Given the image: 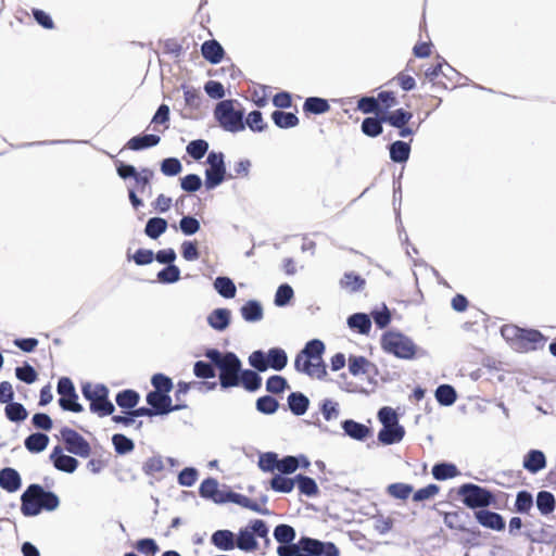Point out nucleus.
I'll list each match as a JSON object with an SVG mask.
<instances>
[{
  "mask_svg": "<svg viewBox=\"0 0 556 556\" xmlns=\"http://www.w3.org/2000/svg\"><path fill=\"white\" fill-rule=\"evenodd\" d=\"M325 344L318 339L308 341L294 359V368L314 379H324L327 376L326 365L323 361Z\"/></svg>",
  "mask_w": 556,
  "mask_h": 556,
  "instance_id": "obj_1",
  "label": "nucleus"
},
{
  "mask_svg": "<svg viewBox=\"0 0 556 556\" xmlns=\"http://www.w3.org/2000/svg\"><path fill=\"white\" fill-rule=\"evenodd\" d=\"M21 511L24 516L30 517L41 513V510L52 511L60 505L56 494L45 489L39 484H30L21 496Z\"/></svg>",
  "mask_w": 556,
  "mask_h": 556,
  "instance_id": "obj_2",
  "label": "nucleus"
},
{
  "mask_svg": "<svg viewBox=\"0 0 556 556\" xmlns=\"http://www.w3.org/2000/svg\"><path fill=\"white\" fill-rule=\"evenodd\" d=\"M204 355L218 368L219 383L223 389L239 386V374L242 364L235 353H222L216 349H208Z\"/></svg>",
  "mask_w": 556,
  "mask_h": 556,
  "instance_id": "obj_3",
  "label": "nucleus"
},
{
  "mask_svg": "<svg viewBox=\"0 0 556 556\" xmlns=\"http://www.w3.org/2000/svg\"><path fill=\"white\" fill-rule=\"evenodd\" d=\"M503 336L513 341L515 350L528 353L545 346L547 338L536 329H522L516 326L502 330Z\"/></svg>",
  "mask_w": 556,
  "mask_h": 556,
  "instance_id": "obj_4",
  "label": "nucleus"
},
{
  "mask_svg": "<svg viewBox=\"0 0 556 556\" xmlns=\"http://www.w3.org/2000/svg\"><path fill=\"white\" fill-rule=\"evenodd\" d=\"M239 105L237 100H222L214 109V117L219 126L230 132H238L245 128L243 122L244 113L242 110L236 108Z\"/></svg>",
  "mask_w": 556,
  "mask_h": 556,
  "instance_id": "obj_5",
  "label": "nucleus"
},
{
  "mask_svg": "<svg viewBox=\"0 0 556 556\" xmlns=\"http://www.w3.org/2000/svg\"><path fill=\"white\" fill-rule=\"evenodd\" d=\"M381 348L397 358L413 359L416 357L418 346L407 336L397 331H387L381 337Z\"/></svg>",
  "mask_w": 556,
  "mask_h": 556,
  "instance_id": "obj_6",
  "label": "nucleus"
},
{
  "mask_svg": "<svg viewBox=\"0 0 556 556\" xmlns=\"http://www.w3.org/2000/svg\"><path fill=\"white\" fill-rule=\"evenodd\" d=\"M83 395L90 402V410L99 417L110 416L115 407L109 400V389L104 384L91 386L87 383L81 388Z\"/></svg>",
  "mask_w": 556,
  "mask_h": 556,
  "instance_id": "obj_7",
  "label": "nucleus"
},
{
  "mask_svg": "<svg viewBox=\"0 0 556 556\" xmlns=\"http://www.w3.org/2000/svg\"><path fill=\"white\" fill-rule=\"evenodd\" d=\"M458 494L463 503L471 509H483L495 504V496L491 491L473 483H465L459 486Z\"/></svg>",
  "mask_w": 556,
  "mask_h": 556,
  "instance_id": "obj_8",
  "label": "nucleus"
},
{
  "mask_svg": "<svg viewBox=\"0 0 556 556\" xmlns=\"http://www.w3.org/2000/svg\"><path fill=\"white\" fill-rule=\"evenodd\" d=\"M60 433L67 452L84 458L91 454L89 442L76 430L63 427Z\"/></svg>",
  "mask_w": 556,
  "mask_h": 556,
  "instance_id": "obj_9",
  "label": "nucleus"
},
{
  "mask_svg": "<svg viewBox=\"0 0 556 556\" xmlns=\"http://www.w3.org/2000/svg\"><path fill=\"white\" fill-rule=\"evenodd\" d=\"M208 167L205 169V187L213 189L220 185L226 177L224 154L211 152L207 156Z\"/></svg>",
  "mask_w": 556,
  "mask_h": 556,
  "instance_id": "obj_10",
  "label": "nucleus"
},
{
  "mask_svg": "<svg viewBox=\"0 0 556 556\" xmlns=\"http://www.w3.org/2000/svg\"><path fill=\"white\" fill-rule=\"evenodd\" d=\"M58 393L60 394L59 405L62 409L80 413L83 406L77 402L78 395L75 391L73 381L67 377L60 378L58 382Z\"/></svg>",
  "mask_w": 556,
  "mask_h": 556,
  "instance_id": "obj_11",
  "label": "nucleus"
},
{
  "mask_svg": "<svg viewBox=\"0 0 556 556\" xmlns=\"http://www.w3.org/2000/svg\"><path fill=\"white\" fill-rule=\"evenodd\" d=\"M279 556H319L320 541L312 538H302L298 544L279 546Z\"/></svg>",
  "mask_w": 556,
  "mask_h": 556,
  "instance_id": "obj_12",
  "label": "nucleus"
},
{
  "mask_svg": "<svg viewBox=\"0 0 556 556\" xmlns=\"http://www.w3.org/2000/svg\"><path fill=\"white\" fill-rule=\"evenodd\" d=\"M462 515L463 514L459 511L445 513L443 517L445 526L451 530L466 533L468 535L467 542L472 545H478V540L481 538V531L477 528H467L462 520Z\"/></svg>",
  "mask_w": 556,
  "mask_h": 556,
  "instance_id": "obj_13",
  "label": "nucleus"
},
{
  "mask_svg": "<svg viewBox=\"0 0 556 556\" xmlns=\"http://www.w3.org/2000/svg\"><path fill=\"white\" fill-rule=\"evenodd\" d=\"M147 402L156 415H164L173 410H179L187 407L184 403H176L175 405H172V399L168 394L155 391L148 393Z\"/></svg>",
  "mask_w": 556,
  "mask_h": 556,
  "instance_id": "obj_14",
  "label": "nucleus"
},
{
  "mask_svg": "<svg viewBox=\"0 0 556 556\" xmlns=\"http://www.w3.org/2000/svg\"><path fill=\"white\" fill-rule=\"evenodd\" d=\"M50 459L58 470L67 473L74 472L79 464L75 457L63 454V448L60 445L54 446L50 454Z\"/></svg>",
  "mask_w": 556,
  "mask_h": 556,
  "instance_id": "obj_15",
  "label": "nucleus"
},
{
  "mask_svg": "<svg viewBox=\"0 0 556 556\" xmlns=\"http://www.w3.org/2000/svg\"><path fill=\"white\" fill-rule=\"evenodd\" d=\"M473 516L476 520L482 527L486 529H491L494 531H503L505 529V520L504 518L495 513L488 509H478L475 510Z\"/></svg>",
  "mask_w": 556,
  "mask_h": 556,
  "instance_id": "obj_16",
  "label": "nucleus"
},
{
  "mask_svg": "<svg viewBox=\"0 0 556 556\" xmlns=\"http://www.w3.org/2000/svg\"><path fill=\"white\" fill-rule=\"evenodd\" d=\"M201 53L212 64H218L225 55L224 48L215 39L204 41L201 46Z\"/></svg>",
  "mask_w": 556,
  "mask_h": 556,
  "instance_id": "obj_17",
  "label": "nucleus"
},
{
  "mask_svg": "<svg viewBox=\"0 0 556 556\" xmlns=\"http://www.w3.org/2000/svg\"><path fill=\"white\" fill-rule=\"evenodd\" d=\"M21 484L20 473L15 469L7 467L0 470V486L3 490L13 493L21 488Z\"/></svg>",
  "mask_w": 556,
  "mask_h": 556,
  "instance_id": "obj_18",
  "label": "nucleus"
},
{
  "mask_svg": "<svg viewBox=\"0 0 556 556\" xmlns=\"http://www.w3.org/2000/svg\"><path fill=\"white\" fill-rule=\"evenodd\" d=\"M546 467V458L542 451L531 450L523 457V468L536 473Z\"/></svg>",
  "mask_w": 556,
  "mask_h": 556,
  "instance_id": "obj_19",
  "label": "nucleus"
},
{
  "mask_svg": "<svg viewBox=\"0 0 556 556\" xmlns=\"http://www.w3.org/2000/svg\"><path fill=\"white\" fill-rule=\"evenodd\" d=\"M201 497L211 498L216 503L225 502V495L218 490V482L214 478H207L202 481L199 488Z\"/></svg>",
  "mask_w": 556,
  "mask_h": 556,
  "instance_id": "obj_20",
  "label": "nucleus"
},
{
  "mask_svg": "<svg viewBox=\"0 0 556 556\" xmlns=\"http://www.w3.org/2000/svg\"><path fill=\"white\" fill-rule=\"evenodd\" d=\"M405 434V430L401 425L382 427L378 433V439L386 445L394 444L400 442Z\"/></svg>",
  "mask_w": 556,
  "mask_h": 556,
  "instance_id": "obj_21",
  "label": "nucleus"
},
{
  "mask_svg": "<svg viewBox=\"0 0 556 556\" xmlns=\"http://www.w3.org/2000/svg\"><path fill=\"white\" fill-rule=\"evenodd\" d=\"M160 141L161 138L157 135L150 134L143 136H135L127 141L125 148L132 151H139L157 146Z\"/></svg>",
  "mask_w": 556,
  "mask_h": 556,
  "instance_id": "obj_22",
  "label": "nucleus"
},
{
  "mask_svg": "<svg viewBox=\"0 0 556 556\" xmlns=\"http://www.w3.org/2000/svg\"><path fill=\"white\" fill-rule=\"evenodd\" d=\"M230 314L228 308H216L208 315L207 323L213 329L223 331L229 326Z\"/></svg>",
  "mask_w": 556,
  "mask_h": 556,
  "instance_id": "obj_23",
  "label": "nucleus"
},
{
  "mask_svg": "<svg viewBox=\"0 0 556 556\" xmlns=\"http://www.w3.org/2000/svg\"><path fill=\"white\" fill-rule=\"evenodd\" d=\"M413 118V113L404 109H397L392 112L383 113L382 119L392 127H402L407 125Z\"/></svg>",
  "mask_w": 556,
  "mask_h": 556,
  "instance_id": "obj_24",
  "label": "nucleus"
},
{
  "mask_svg": "<svg viewBox=\"0 0 556 556\" xmlns=\"http://www.w3.org/2000/svg\"><path fill=\"white\" fill-rule=\"evenodd\" d=\"M242 386L247 391L254 392L262 386L261 376L251 369H240L239 386Z\"/></svg>",
  "mask_w": 556,
  "mask_h": 556,
  "instance_id": "obj_25",
  "label": "nucleus"
},
{
  "mask_svg": "<svg viewBox=\"0 0 556 556\" xmlns=\"http://www.w3.org/2000/svg\"><path fill=\"white\" fill-rule=\"evenodd\" d=\"M211 542L217 548L230 551L235 548V535L229 530H217L212 534Z\"/></svg>",
  "mask_w": 556,
  "mask_h": 556,
  "instance_id": "obj_26",
  "label": "nucleus"
},
{
  "mask_svg": "<svg viewBox=\"0 0 556 556\" xmlns=\"http://www.w3.org/2000/svg\"><path fill=\"white\" fill-rule=\"evenodd\" d=\"M288 405L290 410L296 415L302 416L306 413L309 400L301 392H292L288 396Z\"/></svg>",
  "mask_w": 556,
  "mask_h": 556,
  "instance_id": "obj_27",
  "label": "nucleus"
},
{
  "mask_svg": "<svg viewBox=\"0 0 556 556\" xmlns=\"http://www.w3.org/2000/svg\"><path fill=\"white\" fill-rule=\"evenodd\" d=\"M382 123H384V119H382L381 114L377 115L376 117H366L362 122V132L367 137H378L383 131Z\"/></svg>",
  "mask_w": 556,
  "mask_h": 556,
  "instance_id": "obj_28",
  "label": "nucleus"
},
{
  "mask_svg": "<svg viewBox=\"0 0 556 556\" xmlns=\"http://www.w3.org/2000/svg\"><path fill=\"white\" fill-rule=\"evenodd\" d=\"M330 110V104L326 99L309 97L303 103V111L306 114H324Z\"/></svg>",
  "mask_w": 556,
  "mask_h": 556,
  "instance_id": "obj_29",
  "label": "nucleus"
},
{
  "mask_svg": "<svg viewBox=\"0 0 556 556\" xmlns=\"http://www.w3.org/2000/svg\"><path fill=\"white\" fill-rule=\"evenodd\" d=\"M25 447L30 453H40L49 444V437L45 433L36 432L28 435L24 441Z\"/></svg>",
  "mask_w": 556,
  "mask_h": 556,
  "instance_id": "obj_30",
  "label": "nucleus"
},
{
  "mask_svg": "<svg viewBox=\"0 0 556 556\" xmlns=\"http://www.w3.org/2000/svg\"><path fill=\"white\" fill-rule=\"evenodd\" d=\"M365 279L353 271L345 273L340 280L341 288L349 292L361 291L365 287Z\"/></svg>",
  "mask_w": 556,
  "mask_h": 556,
  "instance_id": "obj_31",
  "label": "nucleus"
},
{
  "mask_svg": "<svg viewBox=\"0 0 556 556\" xmlns=\"http://www.w3.org/2000/svg\"><path fill=\"white\" fill-rule=\"evenodd\" d=\"M139 400H140L139 393L136 392L135 390H130V389L123 390V391L118 392L115 397L116 404L121 408L128 409V410H131L132 408H135L137 406V404L139 403Z\"/></svg>",
  "mask_w": 556,
  "mask_h": 556,
  "instance_id": "obj_32",
  "label": "nucleus"
},
{
  "mask_svg": "<svg viewBox=\"0 0 556 556\" xmlns=\"http://www.w3.org/2000/svg\"><path fill=\"white\" fill-rule=\"evenodd\" d=\"M225 501H229L252 511L262 513L261 506L256 501L240 493L227 492L225 494Z\"/></svg>",
  "mask_w": 556,
  "mask_h": 556,
  "instance_id": "obj_33",
  "label": "nucleus"
},
{
  "mask_svg": "<svg viewBox=\"0 0 556 556\" xmlns=\"http://www.w3.org/2000/svg\"><path fill=\"white\" fill-rule=\"evenodd\" d=\"M245 321H258L263 318V308L257 301H248L240 309Z\"/></svg>",
  "mask_w": 556,
  "mask_h": 556,
  "instance_id": "obj_34",
  "label": "nucleus"
},
{
  "mask_svg": "<svg viewBox=\"0 0 556 556\" xmlns=\"http://www.w3.org/2000/svg\"><path fill=\"white\" fill-rule=\"evenodd\" d=\"M342 427L348 435L356 440L366 439L370 432L367 426L356 422L352 419L345 420Z\"/></svg>",
  "mask_w": 556,
  "mask_h": 556,
  "instance_id": "obj_35",
  "label": "nucleus"
},
{
  "mask_svg": "<svg viewBox=\"0 0 556 556\" xmlns=\"http://www.w3.org/2000/svg\"><path fill=\"white\" fill-rule=\"evenodd\" d=\"M271 119L279 128H292L299 125V118L295 114L283 111H274Z\"/></svg>",
  "mask_w": 556,
  "mask_h": 556,
  "instance_id": "obj_36",
  "label": "nucleus"
},
{
  "mask_svg": "<svg viewBox=\"0 0 556 556\" xmlns=\"http://www.w3.org/2000/svg\"><path fill=\"white\" fill-rule=\"evenodd\" d=\"M410 147L407 142L397 140L390 146V157L393 162L403 163L409 157Z\"/></svg>",
  "mask_w": 556,
  "mask_h": 556,
  "instance_id": "obj_37",
  "label": "nucleus"
},
{
  "mask_svg": "<svg viewBox=\"0 0 556 556\" xmlns=\"http://www.w3.org/2000/svg\"><path fill=\"white\" fill-rule=\"evenodd\" d=\"M235 546L244 552H253L257 548V541L248 529L240 530Z\"/></svg>",
  "mask_w": 556,
  "mask_h": 556,
  "instance_id": "obj_38",
  "label": "nucleus"
},
{
  "mask_svg": "<svg viewBox=\"0 0 556 556\" xmlns=\"http://www.w3.org/2000/svg\"><path fill=\"white\" fill-rule=\"evenodd\" d=\"M556 505L555 496L548 491H540L536 495V507L542 515L554 511Z\"/></svg>",
  "mask_w": 556,
  "mask_h": 556,
  "instance_id": "obj_39",
  "label": "nucleus"
},
{
  "mask_svg": "<svg viewBox=\"0 0 556 556\" xmlns=\"http://www.w3.org/2000/svg\"><path fill=\"white\" fill-rule=\"evenodd\" d=\"M288 363V356L282 349L273 348L267 354V364L275 370H281Z\"/></svg>",
  "mask_w": 556,
  "mask_h": 556,
  "instance_id": "obj_40",
  "label": "nucleus"
},
{
  "mask_svg": "<svg viewBox=\"0 0 556 556\" xmlns=\"http://www.w3.org/2000/svg\"><path fill=\"white\" fill-rule=\"evenodd\" d=\"M459 473L454 464L440 463L432 467V475L437 480H447L455 478Z\"/></svg>",
  "mask_w": 556,
  "mask_h": 556,
  "instance_id": "obj_41",
  "label": "nucleus"
},
{
  "mask_svg": "<svg viewBox=\"0 0 556 556\" xmlns=\"http://www.w3.org/2000/svg\"><path fill=\"white\" fill-rule=\"evenodd\" d=\"M371 363L365 356L351 355L349 357V371L353 376L368 374Z\"/></svg>",
  "mask_w": 556,
  "mask_h": 556,
  "instance_id": "obj_42",
  "label": "nucleus"
},
{
  "mask_svg": "<svg viewBox=\"0 0 556 556\" xmlns=\"http://www.w3.org/2000/svg\"><path fill=\"white\" fill-rule=\"evenodd\" d=\"M298 488L301 494L306 496H316L319 493V489L315 480L304 475H298L295 477Z\"/></svg>",
  "mask_w": 556,
  "mask_h": 556,
  "instance_id": "obj_43",
  "label": "nucleus"
},
{
  "mask_svg": "<svg viewBox=\"0 0 556 556\" xmlns=\"http://www.w3.org/2000/svg\"><path fill=\"white\" fill-rule=\"evenodd\" d=\"M167 229V222L161 217H152L146 225L144 232L151 239H157Z\"/></svg>",
  "mask_w": 556,
  "mask_h": 556,
  "instance_id": "obj_44",
  "label": "nucleus"
},
{
  "mask_svg": "<svg viewBox=\"0 0 556 556\" xmlns=\"http://www.w3.org/2000/svg\"><path fill=\"white\" fill-rule=\"evenodd\" d=\"M214 288L226 299H232L237 292L233 281L228 277H217L214 281Z\"/></svg>",
  "mask_w": 556,
  "mask_h": 556,
  "instance_id": "obj_45",
  "label": "nucleus"
},
{
  "mask_svg": "<svg viewBox=\"0 0 556 556\" xmlns=\"http://www.w3.org/2000/svg\"><path fill=\"white\" fill-rule=\"evenodd\" d=\"M348 324L351 328L357 329L359 333L366 334L370 331L371 321L366 314L356 313L349 317Z\"/></svg>",
  "mask_w": 556,
  "mask_h": 556,
  "instance_id": "obj_46",
  "label": "nucleus"
},
{
  "mask_svg": "<svg viewBox=\"0 0 556 556\" xmlns=\"http://www.w3.org/2000/svg\"><path fill=\"white\" fill-rule=\"evenodd\" d=\"M456 391L450 384H441L435 390V399L442 405H452L456 401Z\"/></svg>",
  "mask_w": 556,
  "mask_h": 556,
  "instance_id": "obj_47",
  "label": "nucleus"
},
{
  "mask_svg": "<svg viewBox=\"0 0 556 556\" xmlns=\"http://www.w3.org/2000/svg\"><path fill=\"white\" fill-rule=\"evenodd\" d=\"M4 412L7 418L14 422L23 421L27 418V410L21 403H8L4 408Z\"/></svg>",
  "mask_w": 556,
  "mask_h": 556,
  "instance_id": "obj_48",
  "label": "nucleus"
},
{
  "mask_svg": "<svg viewBox=\"0 0 556 556\" xmlns=\"http://www.w3.org/2000/svg\"><path fill=\"white\" fill-rule=\"evenodd\" d=\"M378 100V105L380 106V114L388 113L391 108H394L397 104V99L394 91H380L376 97Z\"/></svg>",
  "mask_w": 556,
  "mask_h": 556,
  "instance_id": "obj_49",
  "label": "nucleus"
},
{
  "mask_svg": "<svg viewBox=\"0 0 556 556\" xmlns=\"http://www.w3.org/2000/svg\"><path fill=\"white\" fill-rule=\"evenodd\" d=\"M387 492L390 496L405 501L413 493V486L406 483L396 482L392 483L387 488Z\"/></svg>",
  "mask_w": 556,
  "mask_h": 556,
  "instance_id": "obj_50",
  "label": "nucleus"
},
{
  "mask_svg": "<svg viewBox=\"0 0 556 556\" xmlns=\"http://www.w3.org/2000/svg\"><path fill=\"white\" fill-rule=\"evenodd\" d=\"M533 506V497L528 491L517 493L515 501V510L520 514H528Z\"/></svg>",
  "mask_w": 556,
  "mask_h": 556,
  "instance_id": "obj_51",
  "label": "nucleus"
},
{
  "mask_svg": "<svg viewBox=\"0 0 556 556\" xmlns=\"http://www.w3.org/2000/svg\"><path fill=\"white\" fill-rule=\"evenodd\" d=\"M295 479L276 475L270 480V486L276 492L289 493L294 488Z\"/></svg>",
  "mask_w": 556,
  "mask_h": 556,
  "instance_id": "obj_52",
  "label": "nucleus"
},
{
  "mask_svg": "<svg viewBox=\"0 0 556 556\" xmlns=\"http://www.w3.org/2000/svg\"><path fill=\"white\" fill-rule=\"evenodd\" d=\"M258 467L265 472H273L278 468V455L274 452L263 453L258 457Z\"/></svg>",
  "mask_w": 556,
  "mask_h": 556,
  "instance_id": "obj_53",
  "label": "nucleus"
},
{
  "mask_svg": "<svg viewBox=\"0 0 556 556\" xmlns=\"http://www.w3.org/2000/svg\"><path fill=\"white\" fill-rule=\"evenodd\" d=\"M274 536L277 542L289 545L295 538V531L291 526L279 525L274 530Z\"/></svg>",
  "mask_w": 556,
  "mask_h": 556,
  "instance_id": "obj_54",
  "label": "nucleus"
},
{
  "mask_svg": "<svg viewBox=\"0 0 556 556\" xmlns=\"http://www.w3.org/2000/svg\"><path fill=\"white\" fill-rule=\"evenodd\" d=\"M112 443L118 454H127L135 448L134 442L121 433H116L112 437Z\"/></svg>",
  "mask_w": 556,
  "mask_h": 556,
  "instance_id": "obj_55",
  "label": "nucleus"
},
{
  "mask_svg": "<svg viewBox=\"0 0 556 556\" xmlns=\"http://www.w3.org/2000/svg\"><path fill=\"white\" fill-rule=\"evenodd\" d=\"M244 124L255 132H261L267 128V124L263 119L260 111H252L249 113Z\"/></svg>",
  "mask_w": 556,
  "mask_h": 556,
  "instance_id": "obj_56",
  "label": "nucleus"
},
{
  "mask_svg": "<svg viewBox=\"0 0 556 556\" xmlns=\"http://www.w3.org/2000/svg\"><path fill=\"white\" fill-rule=\"evenodd\" d=\"M357 110H359L364 114H380V106L378 105V100L375 97L361 98L357 101Z\"/></svg>",
  "mask_w": 556,
  "mask_h": 556,
  "instance_id": "obj_57",
  "label": "nucleus"
},
{
  "mask_svg": "<svg viewBox=\"0 0 556 556\" xmlns=\"http://www.w3.org/2000/svg\"><path fill=\"white\" fill-rule=\"evenodd\" d=\"M279 407L278 401L269 395L258 397L256 401V408L263 414H274Z\"/></svg>",
  "mask_w": 556,
  "mask_h": 556,
  "instance_id": "obj_58",
  "label": "nucleus"
},
{
  "mask_svg": "<svg viewBox=\"0 0 556 556\" xmlns=\"http://www.w3.org/2000/svg\"><path fill=\"white\" fill-rule=\"evenodd\" d=\"M159 281L163 283H173L180 279V270L176 265H168L157 273Z\"/></svg>",
  "mask_w": 556,
  "mask_h": 556,
  "instance_id": "obj_59",
  "label": "nucleus"
},
{
  "mask_svg": "<svg viewBox=\"0 0 556 556\" xmlns=\"http://www.w3.org/2000/svg\"><path fill=\"white\" fill-rule=\"evenodd\" d=\"M208 150V143L205 140L198 139L189 142L187 152L194 159L201 160Z\"/></svg>",
  "mask_w": 556,
  "mask_h": 556,
  "instance_id": "obj_60",
  "label": "nucleus"
},
{
  "mask_svg": "<svg viewBox=\"0 0 556 556\" xmlns=\"http://www.w3.org/2000/svg\"><path fill=\"white\" fill-rule=\"evenodd\" d=\"M152 177L153 172L149 168H142L140 172H136V175L132 177L135 179V189L141 193L144 192Z\"/></svg>",
  "mask_w": 556,
  "mask_h": 556,
  "instance_id": "obj_61",
  "label": "nucleus"
},
{
  "mask_svg": "<svg viewBox=\"0 0 556 556\" xmlns=\"http://www.w3.org/2000/svg\"><path fill=\"white\" fill-rule=\"evenodd\" d=\"M155 392L168 393L173 389L172 379L163 374H155L151 379Z\"/></svg>",
  "mask_w": 556,
  "mask_h": 556,
  "instance_id": "obj_62",
  "label": "nucleus"
},
{
  "mask_svg": "<svg viewBox=\"0 0 556 556\" xmlns=\"http://www.w3.org/2000/svg\"><path fill=\"white\" fill-rule=\"evenodd\" d=\"M288 388V381L282 376H270L266 381V390L270 393H281Z\"/></svg>",
  "mask_w": 556,
  "mask_h": 556,
  "instance_id": "obj_63",
  "label": "nucleus"
},
{
  "mask_svg": "<svg viewBox=\"0 0 556 556\" xmlns=\"http://www.w3.org/2000/svg\"><path fill=\"white\" fill-rule=\"evenodd\" d=\"M164 469V463L161 456H152L148 458L143 466L142 470L148 476H154L155 473L161 472Z\"/></svg>",
  "mask_w": 556,
  "mask_h": 556,
  "instance_id": "obj_64",
  "label": "nucleus"
}]
</instances>
